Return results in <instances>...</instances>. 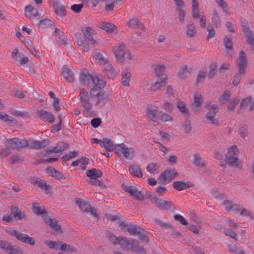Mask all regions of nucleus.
I'll return each mask as SVG.
<instances>
[{"instance_id":"nucleus-1","label":"nucleus","mask_w":254,"mask_h":254,"mask_svg":"<svg viewBox=\"0 0 254 254\" xmlns=\"http://www.w3.org/2000/svg\"><path fill=\"white\" fill-rule=\"evenodd\" d=\"M83 35L80 34H76V42L80 50L83 52H88L89 50V43L93 47L98 44L97 41L95 40L92 34L94 30L90 27H86L81 30Z\"/></svg>"},{"instance_id":"nucleus-2","label":"nucleus","mask_w":254,"mask_h":254,"mask_svg":"<svg viewBox=\"0 0 254 254\" xmlns=\"http://www.w3.org/2000/svg\"><path fill=\"white\" fill-rule=\"evenodd\" d=\"M96 92H97L96 88L91 89L90 93H88L84 89H80L78 99L83 112L89 114L93 112L95 96L98 94L95 93Z\"/></svg>"},{"instance_id":"nucleus-3","label":"nucleus","mask_w":254,"mask_h":254,"mask_svg":"<svg viewBox=\"0 0 254 254\" xmlns=\"http://www.w3.org/2000/svg\"><path fill=\"white\" fill-rule=\"evenodd\" d=\"M146 116L147 119L154 126L159 125L160 122H166L173 120L171 116L159 111L155 106H150L146 109Z\"/></svg>"},{"instance_id":"nucleus-4","label":"nucleus","mask_w":254,"mask_h":254,"mask_svg":"<svg viewBox=\"0 0 254 254\" xmlns=\"http://www.w3.org/2000/svg\"><path fill=\"white\" fill-rule=\"evenodd\" d=\"M122 230L127 231L132 236H136L139 238H146L148 237L147 233L141 227L132 224H127L125 221H121L119 223Z\"/></svg>"},{"instance_id":"nucleus-5","label":"nucleus","mask_w":254,"mask_h":254,"mask_svg":"<svg viewBox=\"0 0 254 254\" xmlns=\"http://www.w3.org/2000/svg\"><path fill=\"white\" fill-rule=\"evenodd\" d=\"M115 153L121 159L132 160L135 154L133 147H128L124 143L117 144Z\"/></svg>"},{"instance_id":"nucleus-6","label":"nucleus","mask_w":254,"mask_h":254,"mask_svg":"<svg viewBox=\"0 0 254 254\" xmlns=\"http://www.w3.org/2000/svg\"><path fill=\"white\" fill-rule=\"evenodd\" d=\"M247 64L246 55L243 51H241L240 54L238 62L239 72L235 75L233 81V84L234 86H237L239 84L241 80V76L245 74Z\"/></svg>"},{"instance_id":"nucleus-7","label":"nucleus","mask_w":254,"mask_h":254,"mask_svg":"<svg viewBox=\"0 0 254 254\" xmlns=\"http://www.w3.org/2000/svg\"><path fill=\"white\" fill-rule=\"evenodd\" d=\"M112 243L114 245L119 244L123 250H132L139 254H143L144 250L141 247L130 244L127 239H111Z\"/></svg>"},{"instance_id":"nucleus-8","label":"nucleus","mask_w":254,"mask_h":254,"mask_svg":"<svg viewBox=\"0 0 254 254\" xmlns=\"http://www.w3.org/2000/svg\"><path fill=\"white\" fill-rule=\"evenodd\" d=\"M26 142L27 139L14 137L6 139L4 144L7 148L19 151L26 147Z\"/></svg>"},{"instance_id":"nucleus-9","label":"nucleus","mask_w":254,"mask_h":254,"mask_svg":"<svg viewBox=\"0 0 254 254\" xmlns=\"http://www.w3.org/2000/svg\"><path fill=\"white\" fill-rule=\"evenodd\" d=\"M75 200L77 205L81 211L83 212H89L98 219V213L96 209L93 207L89 203L81 198H76Z\"/></svg>"},{"instance_id":"nucleus-10","label":"nucleus","mask_w":254,"mask_h":254,"mask_svg":"<svg viewBox=\"0 0 254 254\" xmlns=\"http://www.w3.org/2000/svg\"><path fill=\"white\" fill-rule=\"evenodd\" d=\"M207 107L208 112L206 115V119L209 122V123L215 126H218L219 125V122L215 118L216 115L219 111L217 105H208Z\"/></svg>"},{"instance_id":"nucleus-11","label":"nucleus","mask_w":254,"mask_h":254,"mask_svg":"<svg viewBox=\"0 0 254 254\" xmlns=\"http://www.w3.org/2000/svg\"><path fill=\"white\" fill-rule=\"evenodd\" d=\"M178 173L174 169H167L160 174L159 180L161 184H166L178 177Z\"/></svg>"},{"instance_id":"nucleus-12","label":"nucleus","mask_w":254,"mask_h":254,"mask_svg":"<svg viewBox=\"0 0 254 254\" xmlns=\"http://www.w3.org/2000/svg\"><path fill=\"white\" fill-rule=\"evenodd\" d=\"M46 244L50 249L66 251L71 253L74 251L73 248L60 241H46Z\"/></svg>"},{"instance_id":"nucleus-13","label":"nucleus","mask_w":254,"mask_h":254,"mask_svg":"<svg viewBox=\"0 0 254 254\" xmlns=\"http://www.w3.org/2000/svg\"><path fill=\"white\" fill-rule=\"evenodd\" d=\"M25 16L31 20L33 24H35L40 18L38 11L31 5L25 7Z\"/></svg>"},{"instance_id":"nucleus-14","label":"nucleus","mask_w":254,"mask_h":254,"mask_svg":"<svg viewBox=\"0 0 254 254\" xmlns=\"http://www.w3.org/2000/svg\"><path fill=\"white\" fill-rule=\"evenodd\" d=\"M96 91L97 92L95 93L98 94L95 96V100L96 101L95 106L97 108H100L104 107L108 102V97L107 94L100 92L99 89L96 88Z\"/></svg>"},{"instance_id":"nucleus-15","label":"nucleus","mask_w":254,"mask_h":254,"mask_svg":"<svg viewBox=\"0 0 254 254\" xmlns=\"http://www.w3.org/2000/svg\"><path fill=\"white\" fill-rule=\"evenodd\" d=\"M30 182L35 185L38 186L40 189L44 190L47 194H51V188L46 183V181L32 177L29 180Z\"/></svg>"},{"instance_id":"nucleus-16","label":"nucleus","mask_w":254,"mask_h":254,"mask_svg":"<svg viewBox=\"0 0 254 254\" xmlns=\"http://www.w3.org/2000/svg\"><path fill=\"white\" fill-rule=\"evenodd\" d=\"M123 190L129 193L130 195L134 197L136 199L143 201L144 200V195L133 186H125Z\"/></svg>"},{"instance_id":"nucleus-17","label":"nucleus","mask_w":254,"mask_h":254,"mask_svg":"<svg viewBox=\"0 0 254 254\" xmlns=\"http://www.w3.org/2000/svg\"><path fill=\"white\" fill-rule=\"evenodd\" d=\"M26 143V147H29L32 149H39L48 145L50 144V141L46 139H44L41 141L29 139L27 140Z\"/></svg>"},{"instance_id":"nucleus-18","label":"nucleus","mask_w":254,"mask_h":254,"mask_svg":"<svg viewBox=\"0 0 254 254\" xmlns=\"http://www.w3.org/2000/svg\"><path fill=\"white\" fill-rule=\"evenodd\" d=\"M0 248L11 254H20L21 253V251L18 247L10 245L1 239H0Z\"/></svg>"},{"instance_id":"nucleus-19","label":"nucleus","mask_w":254,"mask_h":254,"mask_svg":"<svg viewBox=\"0 0 254 254\" xmlns=\"http://www.w3.org/2000/svg\"><path fill=\"white\" fill-rule=\"evenodd\" d=\"M113 52L118 62H122L124 61V56L126 54L125 46L124 44H117L114 47Z\"/></svg>"},{"instance_id":"nucleus-20","label":"nucleus","mask_w":254,"mask_h":254,"mask_svg":"<svg viewBox=\"0 0 254 254\" xmlns=\"http://www.w3.org/2000/svg\"><path fill=\"white\" fill-rule=\"evenodd\" d=\"M44 222L49 226L51 229L56 231L57 232H62L61 226L58 223V221L55 219H52L48 216L47 215L43 216Z\"/></svg>"},{"instance_id":"nucleus-21","label":"nucleus","mask_w":254,"mask_h":254,"mask_svg":"<svg viewBox=\"0 0 254 254\" xmlns=\"http://www.w3.org/2000/svg\"><path fill=\"white\" fill-rule=\"evenodd\" d=\"M37 114L41 120L48 121L50 123H53L55 122L54 116L49 112L40 109L37 111Z\"/></svg>"},{"instance_id":"nucleus-22","label":"nucleus","mask_w":254,"mask_h":254,"mask_svg":"<svg viewBox=\"0 0 254 254\" xmlns=\"http://www.w3.org/2000/svg\"><path fill=\"white\" fill-rule=\"evenodd\" d=\"M154 222L156 225L159 226L160 228L166 229V230H169L170 231L171 233H172L173 234H174L175 236H178L179 235V232L176 230L173 226H172L170 224L163 221L160 219H159L158 218H155L154 219Z\"/></svg>"},{"instance_id":"nucleus-23","label":"nucleus","mask_w":254,"mask_h":254,"mask_svg":"<svg viewBox=\"0 0 254 254\" xmlns=\"http://www.w3.org/2000/svg\"><path fill=\"white\" fill-rule=\"evenodd\" d=\"M242 27L247 38V42L251 46V50L254 51V35L247 25H243Z\"/></svg>"},{"instance_id":"nucleus-24","label":"nucleus","mask_w":254,"mask_h":254,"mask_svg":"<svg viewBox=\"0 0 254 254\" xmlns=\"http://www.w3.org/2000/svg\"><path fill=\"white\" fill-rule=\"evenodd\" d=\"M103 71L109 78H114L117 75V72L112 65L109 62L103 65Z\"/></svg>"},{"instance_id":"nucleus-25","label":"nucleus","mask_w":254,"mask_h":254,"mask_svg":"<svg viewBox=\"0 0 254 254\" xmlns=\"http://www.w3.org/2000/svg\"><path fill=\"white\" fill-rule=\"evenodd\" d=\"M197 33V29L195 24L191 21H190L186 27V34L188 38L194 37Z\"/></svg>"},{"instance_id":"nucleus-26","label":"nucleus","mask_w":254,"mask_h":254,"mask_svg":"<svg viewBox=\"0 0 254 254\" xmlns=\"http://www.w3.org/2000/svg\"><path fill=\"white\" fill-rule=\"evenodd\" d=\"M173 187L177 190L181 191L185 190L188 188L192 186L190 182H184L182 181H174L173 183Z\"/></svg>"},{"instance_id":"nucleus-27","label":"nucleus","mask_w":254,"mask_h":254,"mask_svg":"<svg viewBox=\"0 0 254 254\" xmlns=\"http://www.w3.org/2000/svg\"><path fill=\"white\" fill-rule=\"evenodd\" d=\"M102 147L104 148L107 151L111 152L116 149L117 144H115L113 142L108 138H104L102 139Z\"/></svg>"},{"instance_id":"nucleus-28","label":"nucleus","mask_w":254,"mask_h":254,"mask_svg":"<svg viewBox=\"0 0 254 254\" xmlns=\"http://www.w3.org/2000/svg\"><path fill=\"white\" fill-rule=\"evenodd\" d=\"M97 26L98 28L106 31L107 32H114L116 30V27L114 24L106 21L99 22Z\"/></svg>"},{"instance_id":"nucleus-29","label":"nucleus","mask_w":254,"mask_h":254,"mask_svg":"<svg viewBox=\"0 0 254 254\" xmlns=\"http://www.w3.org/2000/svg\"><path fill=\"white\" fill-rule=\"evenodd\" d=\"M166 79V75H164L162 78L157 79L155 83L152 85L151 87V90L154 91L160 90L162 87H164L165 85Z\"/></svg>"},{"instance_id":"nucleus-30","label":"nucleus","mask_w":254,"mask_h":254,"mask_svg":"<svg viewBox=\"0 0 254 254\" xmlns=\"http://www.w3.org/2000/svg\"><path fill=\"white\" fill-rule=\"evenodd\" d=\"M193 164L196 168L204 170L206 168V164L204 160L198 155L195 154L193 156Z\"/></svg>"},{"instance_id":"nucleus-31","label":"nucleus","mask_w":254,"mask_h":254,"mask_svg":"<svg viewBox=\"0 0 254 254\" xmlns=\"http://www.w3.org/2000/svg\"><path fill=\"white\" fill-rule=\"evenodd\" d=\"M154 202L156 206L160 209L168 210L171 208L172 203L171 202L167 201L164 199L159 198L156 201V202Z\"/></svg>"},{"instance_id":"nucleus-32","label":"nucleus","mask_w":254,"mask_h":254,"mask_svg":"<svg viewBox=\"0 0 254 254\" xmlns=\"http://www.w3.org/2000/svg\"><path fill=\"white\" fill-rule=\"evenodd\" d=\"M62 74L64 79L70 83L73 82L74 78L73 74L71 70L66 66H64L63 68Z\"/></svg>"},{"instance_id":"nucleus-33","label":"nucleus","mask_w":254,"mask_h":254,"mask_svg":"<svg viewBox=\"0 0 254 254\" xmlns=\"http://www.w3.org/2000/svg\"><path fill=\"white\" fill-rule=\"evenodd\" d=\"M224 42L226 48L225 53L229 57H231L233 53V45L232 39L231 38L226 36L224 38Z\"/></svg>"},{"instance_id":"nucleus-34","label":"nucleus","mask_w":254,"mask_h":254,"mask_svg":"<svg viewBox=\"0 0 254 254\" xmlns=\"http://www.w3.org/2000/svg\"><path fill=\"white\" fill-rule=\"evenodd\" d=\"M234 211L239 213L241 216L253 218V215L250 211L239 205L236 204L235 205Z\"/></svg>"},{"instance_id":"nucleus-35","label":"nucleus","mask_w":254,"mask_h":254,"mask_svg":"<svg viewBox=\"0 0 254 254\" xmlns=\"http://www.w3.org/2000/svg\"><path fill=\"white\" fill-rule=\"evenodd\" d=\"M86 175L91 179H95L101 177L103 175V173L100 170L93 168L91 170H87Z\"/></svg>"},{"instance_id":"nucleus-36","label":"nucleus","mask_w":254,"mask_h":254,"mask_svg":"<svg viewBox=\"0 0 254 254\" xmlns=\"http://www.w3.org/2000/svg\"><path fill=\"white\" fill-rule=\"evenodd\" d=\"M212 25L215 27H219L221 25V19L216 9H214L212 13L211 16Z\"/></svg>"},{"instance_id":"nucleus-37","label":"nucleus","mask_w":254,"mask_h":254,"mask_svg":"<svg viewBox=\"0 0 254 254\" xmlns=\"http://www.w3.org/2000/svg\"><path fill=\"white\" fill-rule=\"evenodd\" d=\"M121 82L124 86H128L131 77V73L128 69L123 70L121 73Z\"/></svg>"},{"instance_id":"nucleus-38","label":"nucleus","mask_w":254,"mask_h":254,"mask_svg":"<svg viewBox=\"0 0 254 254\" xmlns=\"http://www.w3.org/2000/svg\"><path fill=\"white\" fill-rule=\"evenodd\" d=\"M54 3L53 4V7L54 8V10L57 14L63 16L65 14V7L64 5L62 4L59 3L58 0H54Z\"/></svg>"},{"instance_id":"nucleus-39","label":"nucleus","mask_w":254,"mask_h":254,"mask_svg":"<svg viewBox=\"0 0 254 254\" xmlns=\"http://www.w3.org/2000/svg\"><path fill=\"white\" fill-rule=\"evenodd\" d=\"M202 102L201 95L199 93H195L194 96V101L192 104V107L195 111L198 110V108L201 106Z\"/></svg>"},{"instance_id":"nucleus-40","label":"nucleus","mask_w":254,"mask_h":254,"mask_svg":"<svg viewBox=\"0 0 254 254\" xmlns=\"http://www.w3.org/2000/svg\"><path fill=\"white\" fill-rule=\"evenodd\" d=\"M5 232L10 236L14 237L16 238H32L26 234L20 233L18 231L12 229H6Z\"/></svg>"},{"instance_id":"nucleus-41","label":"nucleus","mask_w":254,"mask_h":254,"mask_svg":"<svg viewBox=\"0 0 254 254\" xmlns=\"http://www.w3.org/2000/svg\"><path fill=\"white\" fill-rule=\"evenodd\" d=\"M226 162L229 166L237 167L241 166V163L238 157H226Z\"/></svg>"},{"instance_id":"nucleus-42","label":"nucleus","mask_w":254,"mask_h":254,"mask_svg":"<svg viewBox=\"0 0 254 254\" xmlns=\"http://www.w3.org/2000/svg\"><path fill=\"white\" fill-rule=\"evenodd\" d=\"M128 171L131 175L136 177L141 178L142 176L141 168L138 166L131 165Z\"/></svg>"},{"instance_id":"nucleus-43","label":"nucleus","mask_w":254,"mask_h":254,"mask_svg":"<svg viewBox=\"0 0 254 254\" xmlns=\"http://www.w3.org/2000/svg\"><path fill=\"white\" fill-rule=\"evenodd\" d=\"M153 69L157 77L162 78L164 75H166L164 74L165 67L163 64L154 65Z\"/></svg>"},{"instance_id":"nucleus-44","label":"nucleus","mask_w":254,"mask_h":254,"mask_svg":"<svg viewBox=\"0 0 254 254\" xmlns=\"http://www.w3.org/2000/svg\"><path fill=\"white\" fill-rule=\"evenodd\" d=\"M35 24L39 25L42 28H46L54 25V23L49 19L45 18L42 20L40 18L39 20H38Z\"/></svg>"},{"instance_id":"nucleus-45","label":"nucleus","mask_w":254,"mask_h":254,"mask_svg":"<svg viewBox=\"0 0 254 254\" xmlns=\"http://www.w3.org/2000/svg\"><path fill=\"white\" fill-rule=\"evenodd\" d=\"M192 17L194 19H196V16L200 14L199 3L198 0H192Z\"/></svg>"},{"instance_id":"nucleus-46","label":"nucleus","mask_w":254,"mask_h":254,"mask_svg":"<svg viewBox=\"0 0 254 254\" xmlns=\"http://www.w3.org/2000/svg\"><path fill=\"white\" fill-rule=\"evenodd\" d=\"M90 83H92L96 87V88L99 89L104 87L106 82L103 80H100L97 76L92 75V79L90 80Z\"/></svg>"},{"instance_id":"nucleus-47","label":"nucleus","mask_w":254,"mask_h":254,"mask_svg":"<svg viewBox=\"0 0 254 254\" xmlns=\"http://www.w3.org/2000/svg\"><path fill=\"white\" fill-rule=\"evenodd\" d=\"M190 70L188 68L187 65L182 66L179 71L178 75L182 79L186 78L190 73Z\"/></svg>"},{"instance_id":"nucleus-48","label":"nucleus","mask_w":254,"mask_h":254,"mask_svg":"<svg viewBox=\"0 0 254 254\" xmlns=\"http://www.w3.org/2000/svg\"><path fill=\"white\" fill-rule=\"evenodd\" d=\"M92 79V75L87 73H82L80 76V82L83 85H88L90 83V80Z\"/></svg>"},{"instance_id":"nucleus-49","label":"nucleus","mask_w":254,"mask_h":254,"mask_svg":"<svg viewBox=\"0 0 254 254\" xmlns=\"http://www.w3.org/2000/svg\"><path fill=\"white\" fill-rule=\"evenodd\" d=\"M177 106L179 111L182 113L183 115L186 117L189 116V113L186 108L185 103L181 101H178L177 102Z\"/></svg>"},{"instance_id":"nucleus-50","label":"nucleus","mask_w":254,"mask_h":254,"mask_svg":"<svg viewBox=\"0 0 254 254\" xmlns=\"http://www.w3.org/2000/svg\"><path fill=\"white\" fill-rule=\"evenodd\" d=\"M238 148L236 145H233L228 148L226 157H238Z\"/></svg>"},{"instance_id":"nucleus-51","label":"nucleus","mask_w":254,"mask_h":254,"mask_svg":"<svg viewBox=\"0 0 254 254\" xmlns=\"http://www.w3.org/2000/svg\"><path fill=\"white\" fill-rule=\"evenodd\" d=\"M127 25L133 28H143V26L141 25L140 22L136 18H132L128 20Z\"/></svg>"},{"instance_id":"nucleus-52","label":"nucleus","mask_w":254,"mask_h":254,"mask_svg":"<svg viewBox=\"0 0 254 254\" xmlns=\"http://www.w3.org/2000/svg\"><path fill=\"white\" fill-rule=\"evenodd\" d=\"M160 166L157 163H150L146 167L147 170L151 174L157 173L159 172Z\"/></svg>"},{"instance_id":"nucleus-53","label":"nucleus","mask_w":254,"mask_h":254,"mask_svg":"<svg viewBox=\"0 0 254 254\" xmlns=\"http://www.w3.org/2000/svg\"><path fill=\"white\" fill-rule=\"evenodd\" d=\"M239 132L240 136L243 138H245L249 134L248 127L246 125H242L240 126Z\"/></svg>"},{"instance_id":"nucleus-54","label":"nucleus","mask_w":254,"mask_h":254,"mask_svg":"<svg viewBox=\"0 0 254 254\" xmlns=\"http://www.w3.org/2000/svg\"><path fill=\"white\" fill-rule=\"evenodd\" d=\"M252 101V98L250 96H248L244 99H243L240 105L239 108L240 110H244L245 108L249 105H251Z\"/></svg>"},{"instance_id":"nucleus-55","label":"nucleus","mask_w":254,"mask_h":254,"mask_svg":"<svg viewBox=\"0 0 254 254\" xmlns=\"http://www.w3.org/2000/svg\"><path fill=\"white\" fill-rule=\"evenodd\" d=\"M207 73V70L206 69H203L200 70L197 75L196 80V82L198 83L203 82L204 80Z\"/></svg>"},{"instance_id":"nucleus-56","label":"nucleus","mask_w":254,"mask_h":254,"mask_svg":"<svg viewBox=\"0 0 254 254\" xmlns=\"http://www.w3.org/2000/svg\"><path fill=\"white\" fill-rule=\"evenodd\" d=\"M94 58L100 64L103 65L108 63V60L105 58L104 56L100 53L94 54Z\"/></svg>"},{"instance_id":"nucleus-57","label":"nucleus","mask_w":254,"mask_h":254,"mask_svg":"<svg viewBox=\"0 0 254 254\" xmlns=\"http://www.w3.org/2000/svg\"><path fill=\"white\" fill-rule=\"evenodd\" d=\"M33 210L36 214L41 215L42 217L45 215H47L46 211L45 209H42L38 204H33Z\"/></svg>"},{"instance_id":"nucleus-58","label":"nucleus","mask_w":254,"mask_h":254,"mask_svg":"<svg viewBox=\"0 0 254 254\" xmlns=\"http://www.w3.org/2000/svg\"><path fill=\"white\" fill-rule=\"evenodd\" d=\"M223 204L228 212H230L232 210L234 211V207L236 204L234 205L231 200H225L223 201Z\"/></svg>"},{"instance_id":"nucleus-59","label":"nucleus","mask_w":254,"mask_h":254,"mask_svg":"<svg viewBox=\"0 0 254 254\" xmlns=\"http://www.w3.org/2000/svg\"><path fill=\"white\" fill-rule=\"evenodd\" d=\"M174 219L179 222L182 225H185L188 227L189 226V223L187 220L182 215L179 214H176L174 216Z\"/></svg>"},{"instance_id":"nucleus-60","label":"nucleus","mask_w":254,"mask_h":254,"mask_svg":"<svg viewBox=\"0 0 254 254\" xmlns=\"http://www.w3.org/2000/svg\"><path fill=\"white\" fill-rule=\"evenodd\" d=\"M218 5L222 8L223 11H227L228 9L227 3L224 0H215Z\"/></svg>"},{"instance_id":"nucleus-61","label":"nucleus","mask_w":254,"mask_h":254,"mask_svg":"<svg viewBox=\"0 0 254 254\" xmlns=\"http://www.w3.org/2000/svg\"><path fill=\"white\" fill-rule=\"evenodd\" d=\"M68 146V144L64 142H59L56 147L59 151V152H61L66 150Z\"/></svg>"},{"instance_id":"nucleus-62","label":"nucleus","mask_w":254,"mask_h":254,"mask_svg":"<svg viewBox=\"0 0 254 254\" xmlns=\"http://www.w3.org/2000/svg\"><path fill=\"white\" fill-rule=\"evenodd\" d=\"M0 120L5 122H12L13 119L6 113L0 112Z\"/></svg>"},{"instance_id":"nucleus-63","label":"nucleus","mask_w":254,"mask_h":254,"mask_svg":"<svg viewBox=\"0 0 254 254\" xmlns=\"http://www.w3.org/2000/svg\"><path fill=\"white\" fill-rule=\"evenodd\" d=\"M198 18L199 19V24L201 28H204L206 27V18L205 15L198 14V16H196V19Z\"/></svg>"},{"instance_id":"nucleus-64","label":"nucleus","mask_w":254,"mask_h":254,"mask_svg":"<svg viewBox=\"0 0 254 254\" xmlns=\"http://www.w3.org/2000/svg\"><path fill=\"white\" fill-rule=\"evenodd\" d=\"M162 108L166 112H170L173 109V105L170 102L165 101L163 104Z\"/></svg>"}]
</instances>
